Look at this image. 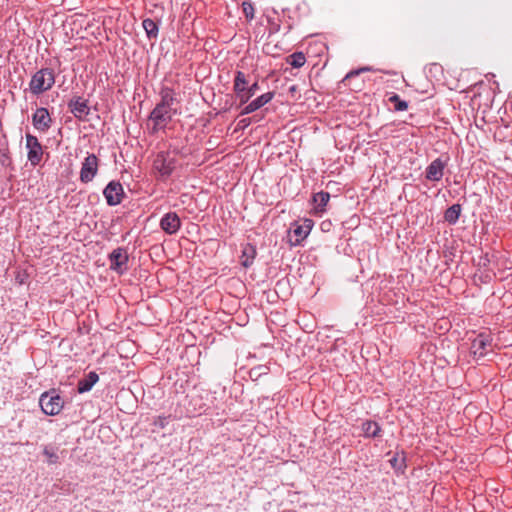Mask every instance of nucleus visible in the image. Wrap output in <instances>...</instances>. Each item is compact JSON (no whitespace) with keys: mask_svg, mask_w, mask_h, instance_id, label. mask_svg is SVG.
<instances>
[{"mask_svg":"<svg viewBox=\"0 0 512 512\" xmlns=\"http://www.w3.org/2000/svg\"><path fill=\"white\" fill-rule=\"evenodd\" d=\"M56 74L53 68L43 67L32 74L29 81V91L34 96L42 95L52 89Z\"/></svg>","mask_w":512,"mask_h":512,"instance_id":"f257e3e1","label":"nucleus"},{"mask_svg":"<svg viewBox=\"0 0 512 512\" xmlns=\"http://www.w3.org/2000/svg\"><path fill=\"white\" fill-rule=\"evenodd\" d=\"M313 221L311 219H304L301 224L294 222L288 231L289 242L291 246H298L304 239L307 238L313 228Z\"/></svg>","mask_w":512,"mask_h":512,"instance_id":"f03ea898","label":"nucleus"},{"mask_svg":"<svg viewBox=\"0 0 512 512\" xmlns=\"http://www.w3.org/2000/svg\"><path fill=\"white\" fill-rule=\"evenodd\" d=\"M39 404L44 414L54 416L60 413L63 408V400L55 392H45L41 395Z\"/></svg>","mask_w":512,"mask_h":512,"instance_id":"7ed1b4c3","label":"nucleus"},{"mask_svg":"<svg viewBox=\"0 0 512 512\" xmlns=\"http://www.w3.org/2000/svg\"><path fill=\"white\" fill-rule=\"evenodd\" d=\"M99 159L95 154H88L81 165L79 179L82 183L91 182L98 173Z\"/></svg>","mask_w":512,"mask_h":512,"instance_id":"20e7f679","label":"nucleus"},{"mask_svg":"<svg viewBox=\"0 0 512 512\" xmlns=\"http://www.w3.org/2000/svg\"><path fill=\"white\" fill-rule=\"evenodd\" d=\"M27 159L32 166H37L41 163L43 158V147L38 138L30 133L25 136Z\"/></svg>","mask_w":512,"mask_h":512,"instance_id":"39448f33","label":"nucleus"},{"mask_svg":"<svg viewBox=\"0 0 512 512\" xmlns=\"http://www.w3.org/2000/svg\"><path fill=\"white\" fill-rule=\"evenodd\" d=\"M154 166L161 176L168 177L176 167V158L171 156L170 151H161L157 154L154 160Z\"/></svg>","mask_w":512,"mask_h":512,"instance_id":"423d86ee","label":"nucleus"},{"mask_svg":"<svg viewBox=\"0 0 512 512\" xmlns=\"http://www.w3.org/2000/svg\"><path fill=\"white\" fill-rule=\"evenodd\" d=\"M103 195L109 206H116L121 203L125 196L123 186L118 181H110L103 190Z\"/></svg>","mask_w":512,"mask_h":512,"instance_id":"0eeeda50","label":"nucleus"},{"mask_svg":"<svg viewBox=\"0 0 512 512\" xmlns=\"http://www.w3.org/2000/svg\"><path fill=\"white\" fill-rule=\"evenodd\" d=\"M32 124L36 130L46 133L53 124V119L47 108L40 107L32 115Z\"/></svg>","mask_w":512,"mask_h":512,"instance_id":"6e6552de","label":"nucleus"},{"mask_svg":"<svg viewBox=\"0 0 512 512\" xmlns=\"http://www.w3.org/2000/svg\"><path fill=\"white\" fill-rule=\"evenodd\" d=\"M68 108L70 112L80 121L88 120L90 113V107L88 106V100L83 99L80 96H74L68 102Z\"/></svg>","mask_w":512,"mask_h":512,"instance_id":"1a4fd4ad","label":"nucleus"},{"mask_svg":"<svg viewBox=\"0 0 512 512\" xmlns=\"http://www.w3.org/2000/svg\"><path fill=\"white\" fill-rule=\"evenodd\" d=\"M447 163L441 158L433 160L425 170V178L432 182H438L444 175V169Z\"/></svg>","mask_w":512,"mask_h":512,"instance_id":"9d476101","label":"nucleus"},{"mask_svg":"<svg viewBox=\"0 0 512 512\" xmlns=\"http://www.w3.org/2000/svg\"><path fill=\"white\" fill-rule=\"evenodd\" d=\"M160 227L166 234L172 235L180 229L181 220L176 212H168L161 218Z\"/></svg>","mask_w":512,"mask_h":512,"instance_id":"9b49d317","label":"nucleus"},{"mask_svg":"<svg viewBox=\"0 0 512 512\" xmlns=\"http://www.w3.org/2000/svg\"><path fill=\"white\" fill-rule=\"evenodd\" d=\"M275 96V92L264 93L249 102L241 111L240 115L251 114L269 103Z\"/></svg>","mask_w":512,"mask_h":512,"instance_id":"f8f14e48","label":"nucleus"},{"mask_svg":"<svg viewBox=\"0 0 512 512\" xmlns=\"http://www.w3.org/2000/svg\"><path fill=\"white\" fill-rule=\"evenodd\" d=\"M109 260L110 268L122 273V266L128 261V253L124 248H117L110 254Z\"/></svg>","mask_w":512,"mask_h":512,"instance_id":"ddd939ff","label":"nucleus"},{"mask_svg":"<svg viewBox=\"0 0 512 512\" xmlns=\"http://www.w3.org/2000/svg\"><path fill=\"white\" fill-rule=\"evenodd\" d=\"M172 108L158 104L150 113L151 119L156 125H164L172 117Z\"/></svg>","mask_w":512,"mask_h":512,"instance_id":"4468645a","label":"nucleus"},{"mask_svg":"<svg viewBox=\"0 0 512 512\" xmlns=\"http://www.w3.org/2000/svg\"><path fill=\"white\" fill-rule=\"evenodd\" d=\"M491 344V340L489 336L484 334H479L471 344V350L474 355H478L479 357H483L486 354L487 346Z\"/></svg>","mask_w":512,"mask_h":512,"instance_id":"2eb2a0df","label":"nucleus"},{"mask_svg":"<svg viewBox=\"0 0 512 512\" xmlns=\"http://www.w3.org/2000/svg\"><path fill=\"white\" fill-rule=\"evenodd\" d=\"M99 380V376L96 372H89L84 378L80 379L77 384V391L79 393H85L92 389V387Z\"/></svg>","mask_w":512,"mask_h":512,"instance_id":"dca6fc26","label":"nucleus"},{"mask_svg":"<svg viewBox=\"0 0 512 512\" xmlns=\"http://www.w3.org/2000/svg\"><path fill=\"white\" fill-rule=\"evenodd\" d=\"M330 200V194L325 191L314 193L312 196V204L314 205L315 213L321 214L325 212V207Z\"/></svg>","mask_w":512,"mask_h":512,"instance_id":"f3484780","label":"nucleus"},{"mask_svg":"<svg viewBox=\"0 0 512 512\" xmlns=\"http://www.w3.org/2000/svg\"><path fill=\"white\" fill-rule=\"evenodd\" d=\"M361 430L366 438L381 437L382 429L380 425L372 420H366L361 424Z\"/></svg>","mask_w":512,"mask_h":512,"instance_id":"a211bd4d","label":"nucleus"},{"mask_svg":"<svg viewBox=\"0 0 512 512\" xmlns=\"http://www.w3.org/2000/svg\"><path fill=\"white\" fill-rule=\"evenodd\" d=\"M257 255L256 246L247 243L243 246L242 255H241V265L245 268H249Z\"/></svg>","mask_w":512,"mask_h":512,"instance_id":"6ab92c4d","label":"nucleus"},{"mask_svg":"<svg viewBox=\"0 0 512 512\" xmlns=\"http://www.w3.org/2000/svg\"><path fill=\"white\" fill-rule=\"evenodd\" d=\"M389 463L397 474H404L407 468L405 452H396L392 458L389 459Z\"/></svg>","mask_w":512,"mask_h":512,"instance_id":"aec40b11","label":"nucleus"},{"mask_svg":"<svg viewBox=\"0 0 512 512\" xmlns=\"http://www.w3.org/2000/svg\"><path fill=\"white\" fill-rule=\"evenodd\" d=\"M461 213L462 206L456 203L445 210L443 218L448 224L455 225L458 222Z\"/></svg>","mask_w":512,"mask_h":512,"instance_id":"412c9836","label":"nucleus"},{"mask_svg":"<svg viewBox=\"0 0 512 512\" xmlns=\"http://www.w3.org/2000/svg\"><path fill=\"white\" fill-rule=\"evenodd\" d=\"M248 84L249 81L247 79V75L242 71H236L233 80V91L236 97L244 92V89L248 86Z\"/></svg>","mask_w":512,"mask_h":512,"instance_id":"4be33fe9","label":"nucleus"},{"mask_svg":"<svg viewBox=\"0 0 512 512\" xmlns=\"http://www.w3.org/2000/svg\"><path fill=\"white\" fill-rule=\"evenodd\" d=\"M0 166L11 171L15 169L7 141H5L3 147H0Z\"/></svg>","mask_w":512,"mask_h":512,"instance_id":"5701e85b","label":"nucleus"},{"mask_svg":"<svg viewBox=\"0 0 512 512\" xmlns=\"http://www.w3.org/2000/svg\"><path fill=\"white\" fill-rule=\"evenodd\" d=\"M259 90V84L258 81H255L251 85H248L244 92H242L237 98L239 99V106H243L244 104L248 103V101L257 93Z\"/></svg>","mask_w":512,"mask_h":512,"instance_id":"b1692460","label":"nucleus"},{"mask_svg":"<svg viewBox=\"0 0 512 512\" xmlns=\"http://www.w3.org/2000/svg\"><path fill=\"white\" fill-rule=\"evenodd\" d=\"M287 63L293 68H301L306 63V57L302 52H294L287 57Z\"/></svg>","mask_w":512,"mask_h":512,"instance_id":"393cba45","label":"nucleus"},{"mask_svg":"<svg viewBox=\"0 0 512 512\" xmlns=\"http://www.w3.org/2000/svg\"><path fill=\"white\" fill-rule=\"evenodd\" d=\"M142 26L143 28L145 29L146 33H147V36L149 38H153V37H156L157 34H158V25L155 21H153L152 19H145L143 22H142Z\"/></svg>","mask_w":512,"mask_h":512,"instance_id":"a878e982","label":"nucleus"},{"mask_svg":"<svg viewBox=\"0 0 512 512\" xmlns=\"http://www.w3.org/2000/svg\"><path fill=\"white\" fill-rule=\"evenodd\" d=\"M389 102L393 104L395 111H405L408 108V103L396 93L389 97Z\"/></svg>","mask_w":512,"mask_h":512,"instance_id":"bb28decb","label":"nucleus"},{"mask_svg":"<svg viewBox=\"0 0 512 512\" xmlns=\"http://www.w3.org/2000/svg\"><path fill=\"white\" fill-rule=\"evenodd\" d=\"M43 454L48 458L49 464H56L59 461L58 454L49 446L44 447Z\"/></svg>","mask_w":512,"mask_h":512,"instance_id":"cd10ccee","label":"nucleus"},{"mask_svg":"<svg viewBox=\"0 0 512 512\" xmlns=\"http://www.w3.org/2000/svg\"><path fill=\"white\" fill-rule=\"evenodd\" d=\"M242 11L248 20L254 18V5L251 1H244L242 3Z\"/></svg>","mask_w":512,"mask_h":512,"instance_id":"c85d7f7f","label":"nucleus"},{"mask_svg":"<svg viewBox=\"0 0 512 512\" xmlns=\"http://www.w3.org/2000/svg\"><path fill=\"white\" fill-rule=\"evenodd\" d=\"M174 97L170 92H165L162 95V100L159 103L160 105H164L165 107L172 108V104L174 102Z\"/></svg>","mask_w":512,"mask_h":512,"instance_id":"c756f323","label":"nucleus"},{"mask_svg":"<svg viewBox=\"0 0 512 512\" xmlns=\"http://www.w3.org/2000/svg\"><path fill=\"white\" fill-rule=\"evenodd\" d=\"M371 70H372V68H371V67H362V68H359V69H357V70H352V71H350V72L345 76L344 80H347V79H349V78H351V77L357 76V75H359V74H360V73H362V72L371 71Z\"/></svg>","mask_w":512,"mask_h":512,"instance_id":"7c9ffc66","label":"nucleus"},{"mask_svg":"<svg viewBox=\"0 0 512 512\" xmlns=\"http://www.w3.org/2000/svg\"><path fill=\"white\" fill-rule=\"evenodd\" d=\"M253 121V118H243L238 121L236 130L246 129Z\"/></svg>","mask_w":512,"mask_h":512,"instance_id":"2f4dec72","label":"nucleus"},{"mask_svg":"<svg viewBox=\"0 0 512 512\" xmlns=\"http://www.w3.org/2000/svg\"><path fill=\"white\" fill-rule=\"evenodd\" d=\"M168 417L158 416L154 420V425L160 428H164L168 424Z\"/></svg>","mask_w":512,"mask_h":512,"instance_id":"473e14b6","label":"nucleus"},{"mask_svg":"<svg viewBox=\"0 0 512 512\" xmlns=\"http://www.w3.org/2000/svg\"><path fill=\"white\" fill-rule=\"evenodd\" d=\"M142 90H143V88L136 87L135 91H134V94H133V101L134 102L137 101L140 106L143 103V100L141 99V93H140V91H142Z\"/></svg>","mask_w":512,"mask_h":512,"instance_id":"72a5a7b5","label":"nucleus"},{"mask_svg":"<svg viewBox=\"0 0 512 512\" xmlns=\"http://www.w3.org/2000/svg\"><path fill=\"white\" fill-rule=\"evenodd\" d=\"M332 222L330 220H324L320 224V229L322 232H330L332 229Z\"/></svg>","mask_w":512,"mask_h":512,"instance_id":"f704fd0d","label":"nucleus"},{"mask_svg":"<svg viewBox=\"0 0 512 512\" xmlns=\"http://www.w3.org/2000/svg\"><path fill=\"white\" fill-rule=\"evenodd\" d=\"M489 263H490V259H489L488 254L486 253L484 256L481 257L479 266L483 267V268H487Z\"/></svg>","mask_w":512,"mask_h":512,"instance_id":"c9c22d12","label":"nucleus"},{"mask_svg":"<svg viewBox=\"0 0 512 512\" xmlns=\"http://www.w3.org/2000/svg\"><path fill=\"white\" fill-rule=\"evenodd\" d=\"M479 279H480V281L482 283H486L487 284V283H489L491 281V276L488 273H486V274L481 275L479 277Z\"/></svg>","mask_w":512,"mask_h":512,"instance_id":"e433bc0d","label":"nucleus"},{"mask_svg":"<svg viewBox=\"0 0 512 512\" xmlns=\"http://www.w3.org/2000/svg\"><path fill=\"white\" fill-rule=\"evenodd\" d=\"M139 291H140V289H139L138 285H136V286H134V287L130 288V294H131V293H135V292H139Z\"/></svg>","mask_w":512,"mask_h":512,"instance_id":"4c0bfd02","label":"nucleus"},{"mask_svg":"<svg viewBox=\"0 0 512 512\" xmlns=\"http://www.w3.org/2000/svg\"><path fill=\"white\" fill-rule=\"evenodd\" d=\"M139 273H140V274H139V278H138V279H140V278H142V277H147V276H146V273H147V271H146V270H140V271H139Z\"/></svg>","mask_w":512,"mask_h":512,"instance_id":"58836bf2","label":"nucleus"},{"mask_svg":"<svg viewBox=\"0 0 512 512\" xmlns=\"http://www.w3.org/2000/svg\"><path fill=\"white\" fill-rule=\"evenodd\" d=\"M297 91V86L296 85H293L289 88V92L294 94L295 92Z\"/></svg>","mask_w":512,"mask_h":512,"instance_id":"ea45409f","label":"nucleus"},{"mask_svg":"<svg viewBox=\"0 0 512 512\" xmlns=\"http://www.w3.org/2000/svg\"><path fill=\"white\" fill-rule=\"evenodd\" d=\"M134 110H136V106L135 105L133 107L130 106V113H133Z\"/></svg>","mask_w":512,"mask_h":512,"instance_id":"a19ab883","label":"nucleus"},{"mask_svg":"<svg viewBox=\"0 0 512 512\" xmlns=\"http://www.w3.org/2000/svg\"><path fill=\"white\" fill-rule=\"evenodd\" d=\"M134 176V173L133 171L130 169V177H133Z\"/></svg>","mask_w":512,"mask_h":512,"instance_id":"79ce46f5","label":"nucleus"},{"mask_svg":"<svg viewBox=\"0 0 512 512\" xmlns=\"http://www.w3.org/2000/svg\"><path fill=\"white\" fill-rule=\"evenodd\" d=\"M118 93H119V94H123L122 89H119V90H118Z\"/></svg>","mask_w":512,"mask_h":512,"instance_id":"37998d69","label":"nucleus"}]
</instances>
